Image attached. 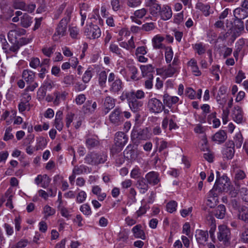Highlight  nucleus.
<instances>
[{
  "label": "nucleus",
  "instance_id": "nucleus-1",
  "mask_svg": "<svg viewBox=\"0 0 248 248\" xmlns=\"http://www.w3.org/2000/svg\"><path fill=\"white\" fill-rule=\"evenodd\" d=\"M107 157L106 153L92 152L86 155L84 159L88 164L97 166L100 164L104 163L107 161Z\"/></svg>",
  "mask_w": 248,
  "mask_h": 248
},
{
  "label": "nucleus",
  "instance_id": "nucleus-2",
  "mask_svg": "<svg viewBox=\"0 0 248 248\" xmlns=\"http://www.w3.org/2000/svg\"><path fill=\"white\" fill-rule=\"evenodd\" d=\"M71 14V9H66L65 12V16L63 17L58 24L57 27L56 28V31L53 35L54 37L58 36L59 37H60L61 36H63L65 35L67 30V26L68 23L70 21Z\"/></svg>",
  "mask_w": 248,
  "mask_h": 248
},
{
  "label": "nucleus",
  "instance_id": "nucleus-3",
  "mask_svg": "<svg viewBox=\"0 0 248 248\" xmlns=\"http://www.w3.org/2000/svg\"><path fill=\"white\" fill-rule=\"evenodd\" d=\"M230 182L229 179L225 174L221 176V178L216 180L215 184L211 189V194L213 191L220 194L222 192H227L229 190Z\"/></svg>",
  "mask_w": 248,
  "mask_h": 248
},
{
  "label": "nucleus",
  "instance_id": "nucleus-4",
  "mask_svg": "<svg viewBox=\"0 0 248 248\" xmlns=\"http://www.w3.org/2000/svg\"><path fill=\"white\" fill-rule=\"evenodd\" d=\"M128 136L123 132H118L115 134L114 139L115 146L112 148V152L115 153L121 151L123 147L128 141Z\"/></svg>",
  "mask_w": 248,
  "mask_h": 248
},
{
  "label": "nucleus",
  "instance_id": "nucleus-5",
  "mask_svg": "<svg viewBox=\"0 0 248 248\" xmlns=\"http://www.w3.org/2000/svg\"><path fill=\"white\" fill-rule=\"evenodd\" d=\"M109 120L110 123L115 125L121 124L124 121L121 108L116 107L113 109L109 116Z\"/></svg>",
  "mask_w": 248,
  "mask_h": 248
},
{
  "label": "nucleus",
  "instance_id": "nucleus-6",
  "mask_svg": "<svg viewBox=\"0 0 248 248\" xmlns=\"http://www.w3.org/2000/svg\"><path fill=\"white\" fill-rule=\"evenodd\" d=\"M148 107L149 111L154 113H160L165 108L162 102L155 98H152L149 100Z\"/></svg>",
  "mask_w": 248,
  "mask_h": 248
},
{
  "label": "nucleus",
  "instance_id": "nucleus-7",
  "mask_svg": "<svg viewBox=\"0 0 248 248\" xmlns=\"http://www.w3.org/2000/svg\"><path fill=\"white\" fill-rule=\"evenodd\" d=\"M233 22L234 30L229 39V42L231 44L234 42L236 38L240 35L241 32L244 30V22L242 19H235Z\"/></svg>",
  "mask_w": 248,
  "mask_h": 248
},
{
  "label": "nucleus",
  "instance_id": "nucleus-8",
  "mask_svg": "<svg viewBox=\"0 0 248 248\" xmlns=\"http://www.w3.org/2000/svg\"><path fill=\"white\" fill-rule=\"evenodd\" d=\"M84 33L88 38L95 39L100 36L101 32L97 25L91 24L86 26L85 29Z\"/></svg>",
  "mask_w": 248,
  "mask_h": 248
},
{
  "label": "nucleus",
  "instance_id": "nucleus-9",
  "mask_svg": "<svg viewBox=\"0 0 248 248\" xmlns=\"http://www.w3.org/2000/svg\"><path fill=\"white\" fill-rule=\"evenodd\" d=\"M217 239L219 241L224 243L229 242L231 239V232L230 229L225 225H220L218 227Z\"/></svg>",
  "mask_w": 248,
  "mask_h": 248
},
{
  "label": "nucleus",
  "instance_id": "nucleus-10",
  "mask_svg": "<svg viewBox=\"0 0 248 248\" xmlns=\"http://www.w3.org/2000/svg\"><path fill=\"white\" fill-rule=\"evenodd\" d=\"M131 110L134 112H138L141 110L143 105V102L129 97H125Z\"/></svg>",
  "mask_w": 248,
  "mask_h": 248
},
{
  "label": "nucleus",
  "instance_id": "nucleus-11",
  "mask_svg": "<svg viewBox=\"0 0 248 248\" xmlns=\"http://www.w3.org/2000/svg\"><path fill=\"white\" fill-rule=\"evenodd\" d=\"M146 5L150 7V14L155 16L158 15L161 9L160 5L157 3L156 0H146Z\"/></svg>",
  "mask_w": 248,
  "mask_h": 248
},
{
  "label": "nucleus",
  "instance_id": "nucleus-12",
  "mask_svg": "<svg viewBox=\"0 0 248 248\" xmlns=\"http://www.w3.org/2000/svg\"><path fill=\"white\" fill-rule=\"evenodd\" d=\"M149 137L148 129H139L132 132L131 134L132 139H138L139 140H146Z\"/></svg>",
  "mask_w": 248,
  "mask_h": 248
},
{
  "label": "nucleus",
  "instance_id": "nucleus-13",
  "mask_svg": "<svg viewBox=\"0 0 248 248\" xmlns=\"http://www.w3.org/2000/svg\"><path fill=\"white\" fill-rule=\"evenodd\" d=\"M195 237L199 244L204 245L208 238V232L207 231L197 230L196 231Z\"/></svg>",
  "mask_w": 248,
  "mask_h": 248
},
{
  "label": "nucleus",
  "instance_id": "nucleus-14",
  "mask_svg": "<svg viewBox=\"0 0 248 248\" xmlns=\"http://www.w3.org/2000/svg\"><path fill=\"white\" fill-rule=\"evenodd\" d=\"M85 144L88 149L98 148L100 145V140L97 136L87 137Z\"/></svg>",
  "mask_w": 248,
  "mask_h": 248
},
{
  "label": "nucleus",
  "instance_id": "nucleus-15",
  "mask_svg": "<svg viewBox=\"0 0 248 248\" xmlns=\"http://www.w3.org/2000/svg\"><path fill=\"white\" fill-rule=\"evenodd\" d=\"M211 193V190L209 191L208 195V199L206 202V205L210 208H214L217 204L218 201V196L219 194L217 193L216 191H213Z\"/></svg>",
  "mask_w": 248,
  "mask_h": 248
},
{
  "label": "nucleus",
  "instance_id": "nucleus-16",
  "mask_svg": "<svg viewBox=\"0 0 248 248\" xmlns=\"http://www.w3.org/2000/svg\"><path fill=\"white\" fill-rule=\"evenodd\" d=\"M22 78H24L27 84H31L34 81L35 73L30 70H24L22 72Z\"/></svg>",
  "mask_w": 248,
  "mask_h": 248
},
{
  "label": "nucleus",
  "instance_id": "nucleus-17",
  "mask_svg": "<svg viewBox=\"0 0 248 248\" xmlns=\"http://www.w3.org/2000/svg\"><path fill=\"white\" fill-rule=\"evenodd\" d=\"M124 157L128 160H132L137 157V153L134 149V146L131 144L128 145L124 152Z\"/></svg>",
  "mask_w": 248,
  "mask_h": 248
},
{
  "label": "nucleus",
  "instance_id": "nucleus-18",
  "mask_svg": "<svg viewBox=\"0 0 248 248\" xmlns=\"http://www.w3.org/2000/svg\"><path fill=\"white\" fill-rule=\"evenodd\" d=\"M115 105V99L109 96H107L104 100L103 104L104 111L105 114H107L110 109H112Z\"/></svg>",
  "mask_w": 248,
  "mask_h": 248
},
{
  "label": "nucleus",
  "instance_id": "nucleus-19",
  "mask_svg": "<svg viewBox=\"0 0 248 248\" xmlns=\"http://www.w3.org/2000/svg\"><path fill=\"white\" fill-rule=\"evenodd\" d=\"M125 97H129L137 100L141 99L145 97V93L142 90H138L135 92L132 90L129 92H126L123 93Z\"/></svg>",
  "mask_w": 248,
  "mask_h": 248
},
{
  "label": "nucleus",
  "instance_id": "nucleus-20",
  "mask_svg": "<svg viewBox=\"0 0 248 248\" xmlns=\"http://www.w3.org/2000/svg\"><path fill=\"white\" fill-rule=\"evenodd\" d=\"M146 181L145 178L140 177L137 182L136 186L139 189L140 193L142 194H144L148 190L149 186Z\"/></svg>",
  "mask_w": 248,
  "mask_h": 248
},
{
  "label": "nucleus",
  "instance_id": "nucleus-21",
  "mask_svg": "<svg viewBox=\"0 0 248 248\" xmlns=\"http://www.w3.org/2000/svg\"><path fill=\"white\" fill-rule=\"evenodd\" d=\"M158 15L161 16V19L164 20H167L170 18L172 16V11L171 8L167 5L163 6L159 11Z\"/></svg>",
  "mask_w": 248,
  "mask_h": 248
},
{
  "label": "nucleus",
  "instance_id": "nucleus-22",
  "mask_svg": "<svg viewBox=\"0 0 248 248\" xmlns=\"http://www.w3.org/2000/svg\"><path fill=\"white\" fill-rule=\"evenodd\" d=\"M237 217L239 219L248 223V207L244 206L239 207Z\"/></svg>",
  "mask_w": 248,
  "mask_h": 248
},
{
  "label": "nucleus",
  "instance_id": "nucleus-23",
  "mask_svg": "<svg viewBox=\"0 0 248 248\" xmlns=\"http://www.w3.org/2000/svg\"><path fill=\"white\" fill-rule=\"evenodd\" d=\"M145 179L149 184L153 185H155L159 182L158 174L155 171L148 173L145 176Z\"/></svg>",
  "mask_w": 248,
  "mask_h": 248
},
{
  "label": "nucleus",
  "instance_id": "nucleus-24",
  "mask_svg": "<svg viewBox=\"0 0 248 248\" xmlns=\"http://www.w3.org/2000/svg\"><path fill=\"white\" fill-rule=\"evenodd\" d=\"M227 138L226 132L224 130H220L212 137V140L218 142L219 143L224 142Z\"/></svg>",
  "mask_w": 248,
  "mask_h": 248
},
{
  "label": "nucleus",
  "instance_id": "nucleus-25",
  "mask_svg": "<svg viewBox=\"0 0 248 248\" xmlns=\"http://www.w3.org/2000/svg\"><path fill=\"white\" fill-rule=\"evenodd\" d=\"M141 228L142 226L140 224L137 225L132 228V232L135 237L145 240L146 239L145 234Z\"/></svg>",
  "mask_w": 248,
  "mask_h": 248
},
{
  "label": "nucleus",
  "instance_id": "nucleus-26",
  "mask_svg": "<svg viewBox=\"0 0 248 248\" xmlns=\"http://www.w3.org/2000/svg\"><path fill=\"white\" fill-rule=\"evenodd\" d=\"M123 82L120 78H116L115 80L111 83L109 91L113 93H118L123 88Z\"/></svg>",
  "mask_w": 248,
  "mask_h": 248
},
{
  "label": "nucleus",
  "instance_id": "nucleus-27",
  "mask_svg": "<svg viewBox=\"0 0 248 248\" xmlns=\"http://www.w3.org/2000/svg\"><path fill=\"white\" fill-rule=\"evenodd\" d=\"M96 107L97 104L95 102H93L92 100H88L83 106V111L85 113H93Z\"/></svg>",
  "mask_w": 248,
  "mask_h": 248
},
{
  "label": "nucleus",
  "instance_id": "nucleus-28",
  "mask_svg": "<svg viewBox=\"0 0 248 248\" xmlns=\"http://www.w3.org/2000/svg\"><path fill=\"white\" fill-rule=\"evenodd\" d=\"M179 101V98L177 96H170L168 94L163 95V101L164 104L170 108L172 104H175Z\"/></svg>",
  "mask_w": 248,
  "mask_h": 248
},
{
  "label": "nucleus",
  "instance_id": "nucleus-29",
  "mask_svg": "<svg viewBox=\"0 0 248 248\" xmlns=\"http://www.w3.org/2000/svg\"><path fill=\"white\" fill-rule=\"evenodd\" d=\"M232 117L235 122L240 124L243 120L242 111L239 107H234L232 113Z\"/></svg>",
  "mask_w": 248,
  "mask_h": 248
},
{
  "label": "nucleus",
  "instance_id": "nucleus-30",
  "mask_svg": "<svg viewBox=\"0 0 248 248\" xmlns=\"http://www.w3.org/2000/svg\"><path fill=\"white\" fill-rule=\"evenodd\" d=\"M226 213L225 206L223 204H220L215 210L214 215L217 218L222 219L225 217Z\"/></svg>",
  "mask_w": 248,
  "mask_h": 248
},
{
  "label": "nucleus",
  "instance_id": "nucleus-31",
  "mask_svg": "<svg viewBox=\"0 0 248 248\" xmlns=\"http://www.w3.org/2000/svg\"><path fill=\"white\" fill-rule=\"evenodd\" d=\"M91 170V169L89 168L88 167L84 165H81L80 166H75L72 172L73 173H74L76 175H79L82 173H87V171L90 172Z\"/></svg>",
  "mask_w": 248,
  "mask_h": 248
},
{
  "label": "nucleus",
  "instance_id": "nucleus-32",
  "mask_svg": "<svg viewBox=\"0 0 248 248\" xmlns=\"http://www.w3.org/2000/svg\"><path fill=\"white\" fill-rule=\"evenodd\" d=\"M233 15L235 19H242L247 16V12L246 10L242 8H237L233 11Z\"/></svg>",
  "mask_w": 248,
  "mask_h": 248
},
{
  "label": "nucleus",
  "instance_id": "nucleus-33",
  "mask_svg": "<svg viewBox=\"0 0 248 248\" xmlns=\"http://www.w3.org/2000/svg\"><path fill=\"white\" fill-rule=\"evenodd\" d=\"M32 22V18L27 14H24L21 17L20 24L21 26L24 28H28L31 26Z\"/></svg>",
  "mask_w": 248,
  "mask_h": 248
},
{
  "label": "nucleus",
  "instance_id": "nucleus-34",
  "mask_svg": "<svg viewBox=\"0 0 248 248\" xmlns=\"http://www.w3.org/2000/svg\"><path fill=\"white\" fill-rule=\"evenodd\" d=\"M164 40V37L159 35L155 36L152 39L154 47L155 49L162 48L163 47L162 42Z\"/></svg>",
  "mask_w": 248,
  "mask_h": 248
},
{
  "label": "nucleus",
  "instance_id": "nucleus-35",
  "mask_svg": "<svg viewBox=\"0 0 248 248\" xmlns=\"http://www.w3.org/2000/svg\"><path fill=\"white\" fill-rule=\"evenodd\" d=\"M5 196L6 197V206L11 209L13 208L14 206L12 203V199L13 195L12 194V190L10 189H8L5 193Z\"/></svg>",
  "mask_w": 248,
  "mask_h": 248
},
{
  "label": "nucleus",
  "instance_id": "nucleus-36",
  "mask_svg": "<svg viewBox=\"0 0 248 248\" xmlns=\"http://www.w3.org/2000/svg\"><path fill=\"white\" fill-rule=\"evenodd\" d=\"M140 69L143 77L147 76L148 73L154 72L155 67L152 64H147L146 65H141Z\"/></svg>",
  "mask_w": 248,
  "mask_h": 248
},
{
  "label": "nucleus",
  "instance_id": "nucleus-37",
  "mask_svg": "<svg viewBox=\"0 0 248 248\" xmlns=\"http://www.w3.org/2000/svg\"><path fill=\"white\" fill-rule=\"evenodd\" d=\"M37 145L35 146L36 150L43 149L47 144V141L43 137H40L37 140Z\"/></svg>",
  "mask_w": 248,
  "mask_h": 248
},
{
  "label": "nucleus",
  "instance_id": "nucleus-38",
  "mask_svg": "<svg viewBox=\"0 0 248 248\" xmlns=\"http://www.w3.org/2000/svg\"><path fill=\"white\" fill-rule=\"evenodd\" d=\"M177 67H174L171 64H169L168 68L165 70L164 73L166 76L170 77L177 72Z\"/></svg>",
  "mask_w": 248,
  "mask_h": 248
},
{
  "label": "nucleus",
  "instance_id": "nucleus-39",
  "mask_svg": "<svg viewBox=\"0 0 248 248\" xmlns=\"http://www.w3.org/2000/svg\"><path fill=\"white\" fill-rule=\"evenodd\" d=\"M233 29L232 28H230L227 32H221L218 37V39L224 41L227 39L229 36H231L233 33Z\"/></svg>",
  "mask_w": 248,
  "mask_h": 248
},
{
  "label": "nucleus",
  "instance_id": "nucleus-40",
  "mask_svg": "<svg viewBox=\"0 0 248 248\" xmlns=\"http://www.w3.org/2000/svg\"><path fill=\"white\" fill-rule=\"evenodd\" d=\"M0 41L2 45V49L6 53H8L9 45L6 41L5 36L3 34H0Z\"/></svg>",
  "mask_w": 248,
  "mask_h": 248
},
{
  "label": "nucleus",
  "instance_id": "nucleus-41",
  "mask_svg": "<svg viewBox=\"0 0 248 248\" xmlns=\"http://www.w3.org/2000/svg\"><path fill=\"white\" fill-rule=\"evenodd\" d=\"M107 75L105 71H102L99 74L98 81L101 86H104L106 82Z\"/></svg>",
  "mask_w": 248,
  "mask_h": 248
},
{
  "label": "nucleus",
  "instance_id": "nucleus-42",
  "mask_svg": "<svg viewBox=\"0 0 248 248\" xmlns=\"http://www.w3.org/2000/svg\"><path fill=\"white\" fill-rule=\"evenodd\" d=\"M177 203L175 201H172L168 202L166 205V208L168 212L172 213L176 210Z\"/></svg>",
  "mask_w": 248,
  "mask_h": 248
},
{
  "label": "nucleus",
  "instance_id": "nucleus-43",
  "mask_svg": "<svg viewBox=\"0 0 248 248\" xmlns=\"http://www.w3.org/2000/svg\"><path fill=\"white\" fill-rule=\"evenodd\" d=\"M109 50L113 53L116 54L120 57L122 56V51L121 49L118 47V46L114 44L111 43L109 46Z\"/></svg>",
  "mask_w": 248,
  "mask_h": 248
},
{
  "label": "nucleus",
  "instance_id": "nucleus-44",
  "mask_svg": "<svg viewBox=\"0 0 248 248\" xmlns=\"http://www.w3.org/2000/svg\"><path fill=\"white\" fill-rule=\"evenodd\" d=\"M13 6L15 9H18L24 11L26 9V4L23 1L16 0L14 2Z\"/></svg>",
  "mask_w": 248,
  "mask_h": 248
},
{
  "label": "nucleus",
  "instance_id": "nucleus-45",
  "mask_svg": "<svg viewBox=\"0 0 248 248\" xmlns=\"http://www.w3.org/2000/svg\"><path fill=\"white\" fill-rule=\"evenodd\" d=\"M128 70L132 74L131 78L134 80H139V78L137 76L138 73L137 68L134 65H130L128 66Z\"/></svg>",
  "mask_w": 248,
  "mask_h": 248
},
{
  "label": "nucleus",
  "instance_id": "nucleus-46",
  "mask_svg": "<svg viewBox=\"0 0 248 248\" xmlns=\"http://www.w3.org/2000/svg\"><path fill=\"white\" fill-rule=\"evenodd\" d=\"M246 177L245 172L241 170H238L235 171L234 180L235 182L243 180Z\"/></svg>",
  "mask_w": 248,
  "mask_h": 248
},
{
  "label": "nucleus",
  "instance_id": "nucleus-47",
  "mask_svg": "<svg viewBox=\"0 0 248 248\" xmlns=\"http://www.w3.org/2000/svg\"><path fill=\"white\" fill-rule=\"evenodd\" d=\"M55 50V46H52L49 47H44L42 49V52L45 55L48 57H50L51 55L54 52Z\"/></svg>",
  "mask_w": 248,
  "mask_h": 248
},
{
  "label": "nucleus",
  "instance_id": "nucleus-48",
  "mask_svg": "<svg viewBox=\"0 0 248 248\" xmlns=\"http://www.w3.org/2000/svg\"><path fill=\"white\" fill-rule=\"evenodd\" d=\"M243 140V137L241 134L239 133L236 134L233 141L234 145L236 146L237 148H240L242 146Z\"/></svg>",
  "mask_w": 248,
  "mask_h": 248
},
{
  "label": "nucleus",
  "instance_id": "nucleus-49",
  "mask_svg": "<svg viewBox=\"0 0 248 248\" xmlns=\"http://www.w3.org/2000/svg\"><path fill=\"white\" fill-rule=\"evenodd\" d=\"M234 154V149L225 148L224 151V155L228 159H232Z\"/></svg>",
  "mask_w": 248,
  "mask_h": 248
},
{
  "label": "nucleus",
  "instance_id": "nucleus-50",
  "mask_svg": "<svg viewBox=\"0 0 248 248\" xmlns=\"http://www.w3.org/2000/svg\"><path fill=\"white\" fill-rule=\"evenodd\" d=\"M41 62L38 58H31L30 62V66L33 68H36L40 66Z\"/></svg>",
  "mask_w": 248,
  "mask_h": 248
},
{
  "label": "nucleus",
  "instance_id": "nucleus-51",
  "mask_svg": "<svg viewBox=\"0 0 248 248\" xmlns=\"http://www.w3.org/2000/svg\"><path fill=\"white\" fill-rule=\"evenodd\" d=\"M80 210L85 215H89L92 213L91 208L87 203L82 205L80 207Z\"/></svg>",
  "mask_w": 248,
  "mask_h": 248
},
{
  "label": "nucleus",
  "instance_id": "nucleus-52",
  "mask_svg": "<svg viewBox=\"0 0 248 248\" xmlns=\"http://www.w3.org/2000/svg\"><path fill=\"white\" fill-rule=\"evenodd\" d=\"M75 116V114L72 112H68L65 117L66 126L67 127H69L70 124L73 122L74 117Z\"/></svg>",
  "mask_w": 248,
  "mask_h": 248
},
{
  "label": "nucleus",
  "instance_id": "nucleus-53",
  "mask_svg": "<svg viewBox=\"0 0 248 248\" xmlns=\"http://www.w3.org/2000/svg\"><path fill=\"white\" fill-rule=\"evenodd\" d=\"M211 73L215 76L217 80H219V76L218 73L219 72V66L218 65H213L210 69Z\"/></svg>",
  "mask_w": 248,
  "mask_h": 248
},
{
  "label": "nucleus",
  "instance_id": "nucleus-54",
  "mask_svg": "<svg viewBox=\"0 0 248 248\" xmlns=\"http://www.w3.org/2000/svg\"><path fill=\"white\" fill-rule=\"evenodd\" d=\"M147 12L145 8H142L135 11L134 15L138 18H142L146 14Z\"/></svg>",
  "mask_w": 248,
  "mask_h": 248
},
{
  "label": "nucleus",
  "instance_id": "nucleus-55",
  "mask_svg": "<svg viewBox=\"0 0 248 248\" xmlns=\"http://www.w3.org/2000/svg\"><path fill=\"white\" fill-rule=\"evenodd\" d=\"M92 77V74L91 72V70L89 68L86 72H85L83 77L82 80L84 83H88L90 81L91 78Z\"/></svg>",
  "mask_w": 248,
  "mask_h": 248
},
{
  "label": "nucleus",
  "instance_id": "nucleus-56",
  "mask_svg": "<svg viewBox=\"0 0 248 248\" xmlns=\"http://www.w3.org/2000/svg\"><path fill=\"white\" fill-rule=\"evenodd\" d=\"M128 238V235L127 232L124 230L122 231H121L118 235V238L117 239L119 241H121L123 242H125Z\"/></svg>",
  "mask_w": 248,
  "mask_h": 248
},
{
  "label": "nucleus",
  "instance_id": "nucleus-57",
  "mask_svg": "<svg viewBox=\"0 0 248 248\" xmlns=\"http://www.w3.org/2000/svg\"><path fill=\"white\" fill-rule=\"evenodd\" d=\"M86 193L84 191H80L77 196V202L78 203L83 202L86 198Z\"/></svg>",
  "mask_w": 248,
  "mask_h": 248
},
{
  "label": "nucleus",
  "instance_id": "nucleus-58",
  "mask_svg": "<svg viewBox=\"0 0 248 248\" xmlns=\"http://www.w3.org/2000/svg\"><path fill=\"white\" fill-rule=\"evenodd\" d=\"M18 31L17 30H11L8 33V38L9 41L12 43L14 38H16V37L18 35Z\"/></svg>",
  "mask_w": 248,
  "mask_h": 248
},
{
  "label": "nucleus",
  "instance_id": "nucleus-59",
  "mask_svg": "<svg viewBox=\"0 0 248 248\" xmlns=\"http://www.w3.org/2000/svg\"><path fill=\"white\" fill-rule=\"evenodd\" d=\"M12 130V128L11 127H9L6 129L3 138L4 140L7 141L14 138L13 135L11 133Z\"/></svg>",
  "mask_w": 248,
  "mask_h": 248
},
{
  "label": "nucleus",
  "instance_id": "nucleus-60",
  "mask_svg": "<svg viewBox=\"0 0 248 248\" xmlns=\"http://www.w3.org/2000/svg\"><path fill=\"white\" fill-rule=\"evenodd\" d=\"M141 3L140 0H127V5L130 7L134 8L139 6Z\"/></svg>",
  "mask_w": 248,
  "mask_h": 248
},
{
  "label": "nucleus",
  "instance_id": "nucleus-61",
  "mask_svg": "<svg viewBox=\"0 0 248 248\" xmlns=\"http://www.w3.org/2000/svg\"><path fill=\"white\" fill-rule=\"evenodd\" d=\"M195 48L199 55H202L205 52V49L201 43L195 44Z\"/></svg>",
  "mask_w": 248,
  "mask_h": 248
},
{
  "label": "nucleus",
  "instance_id": "nucleus-62",
  "mask_svg": "<svg viewBox=\"0 0 248 248\" xmlns=\"http://www.w3.org/2000/svg\"><path fill=\"white\" fill-rule=\"evenodd\" d=\"M54 86V83L51 80L46 79L44 81L43 87L46 90H51Z\"/></svg>",
  "mask_w": 248,
  "mask_h": 248
},
{
  "label": "nucleus",
  "instance_id": "nucleus-63",
  "mask_svg": "<svg viewBox=\"0 0 248 248\" xmlns=\"http://www.w3.org/2000/svg\"><path fill=\"white\" fill-rule=\"evenodd\" d=\"M155 28L154 24L153 22L147 23L142 26L141 29L146 31H149L153 30Z\"/></svg>",
  "mask_w": 248,
  "mask_h": 248
},
{
  "label": "nucleus",
  "instance_id": "nucleus-64",
  "mask_svg": "<svg viewBox=\"0 0 248 248\" xmlns=\"http://www.w3.org/2000/svg\"><path fill=\"white\" fill-rule=\"evenodd\" d=\"M44 212L47 214V216H50L55 213V210L48 205H46L44 208Z\"/></svg>",
  "mask_w": 248,
  "mask_h": 248
}]
</instances>
